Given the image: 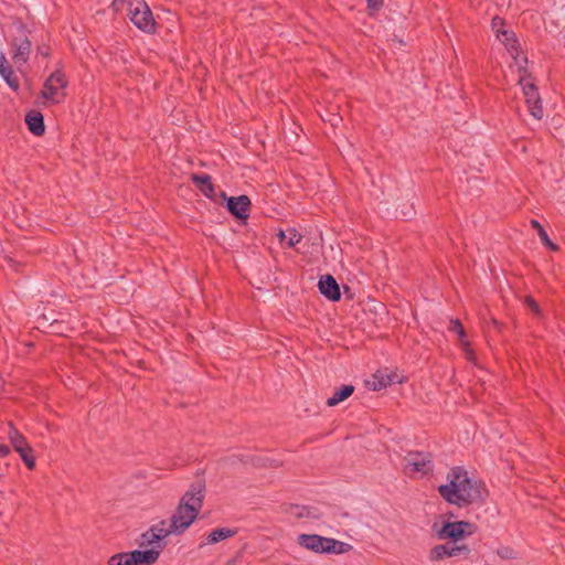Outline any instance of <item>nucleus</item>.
Listing matches in <instances>:
<instances>
[{
  "instance_id": "4c0bfd02",
  "label": "nucleus",
  "mask_w": 565,
  "mask_h": 565,
  "mask_svg": "<svg viewBox=\"0 0 565 565\" xmlns=\"http://www.w3.org/2000/svg\"><path fill=\"white\" fill-rule=\"evenodd\" d=\"M278 237H279L280 242H284L285 239L287 241V235L284 231H279Z\"/></svg>"
},
{
  "instance_id": "c85d7f7f",
  "label": "nucleus",
  "mask_w": 565,
  "mask_h": 565,
  "mask_svg": "<svg viewBox=\"0 0 565 565\" xmlns=\"http://www.w3.org/2000/svg\"><path fill=\"white\" fill-rule=\"evenodd\" d=\"M384 4V0H366V8L369 10V14L373 15L377 11L382 9Z\"/></svg>"
},
{
  "instance_id": "f8f14e48",
  "label": "nucleus",
  "mask_w": 565,
  "mask_h": 565,
  "mask_svg": "<svg viewBox=\"0 0 565 565\" xmlns=\"http://www.w3.org/2000/svg\"><path fill=\"white\" fill-rule=\"evenodd\" d=\"M319 291L331 301H339L341 299V292L339 284L335 278L331 275H324L319 279L318 282Z\"/></svg>"
},
{
  "instance_id": "a211bd4d",
  "label": "nucleus",
  "mask_w": 565,
  "mask_h": 565,
  "mask_svg": "<svg viewBox=\"0 0 565 565\" xmlns=\"http://www.w3.org/2000/svg\"><path fill=\"white\" fill-rule=\"evenodd\" d=\"M156 535L157 534H153L151 529L147 530L145 533L141 534L139 545L140 547H146L147 550H157L159 557L161 551L166 546V543L159 542Z\"/></svg>"
},
{
  "instance_id": "9b49d317",
  "label": "nucleus",
  "mask_w": 565,
  "mask_h": 565,
  "mask_svg": "<svg viewBox=\"0 0 565 565\" xmlns=\"http://www.w3.org/2000/svg\"><path fill=\"white\" fill-rule=\"evenodd\" d=\"M192 181L206 198L211 199L215 203L221 202L220 193L216 192L209 174H192Z\"/></svg>"
},
{
  "instance_id": "20e7f679",
  "label": "nucleus",
  "mask_w": 565,
  "mask_h": 565,
  "mask_svg": "<svg viewBox=\"0 0 565 565\" xmlns=\"http://www.w3.org/2000/svg\"><path fill=\"white\" fill-rule=\"evenodd\" d=\"M128 15L139 30L149 34L156 32V21L145 0H130L128 2Z\"/></svg>"
},
{
  "instance_id": "0eeeda50",
  "label": "nucleus",
  "mask_w": 565,
  "mask_h": 565,
  "mask_svg": "<svg viewBox=\"0 0 565 565\" xmlns=\"http://www.w3.org/2000/svg\"><path fill=\"white\" fill-rule=\"evenodd\" d=\"M470 548L468 545H457L445 543V544H438L435 545L433 548L429 550L428 558L430 562H440L445 558L455 557L459 555H463L465 557L469 556Z\"/></svg>"
},
{
  "instance_id": "473e14b6",
  "label": "nucleus",
  "mask_w": 565,
  "mask_h": 565,
  "mask_svg": "<svg viewBox=\"0 0 565 565\" xmlns=\"http://www.w3.org/2000/svg\"><path fill=\"white\" fill-rule=\"evenodd\" d=\"M497 554L504 559L514 558V551L508 546H502L498 548Z\"/></svg>"
},
{
  "instance_id": "b1692460",
  "label": "nucleus",
  "mask_w": 565,
  "mask_h": 565,
  "mask_svg": "<svg viewBox=\"0 0 565 565\" xmlns=\"http://www.w3.org/2000/svg\"><path fill=\"white\" fill-rule=\"evenodd\" d=\"M393 382V379L391 375H385L380 372L375 373L373 375V380L369 381L367 384L371 386L373 391H381L388 385H391Z\"/></svg>"
},
{
  "instance_id": "412c9836",
  "label": "nucleus",
  "mask_w": 565,
  "mask_h": 565,
  "mask_svg": "<svg viewBox=\"0 0 565 565\" xmlns=\"http://www.w3.org/2000/svg\"><path fill=\"white\" fill-rule=\"evenodd\" d=\"M8 438L15 451H20L21 448L29 445L25 437L11 423L9 424Z\"/></svg>"
},
{
  "instance_id": "4468645a",
  "label": "nucleus",
  "mask_w": 565,
  "mask_h": 565,
  "mask_svg": "<svg viewBox=\"0 0 565 565\" xmlns=\"http://www.w3.org/2000/svg\"><path fill=\"white\" fill-rule=\"evenodd\" d=\"M497 38L504 44V46L508 49L516 64H523L522 60L521 62L519 61L520 49L514 32L509 30H498Z\"/></svg>"
},
{
  "instance_id": "7c9ffc66",
  "label": "nucleus",
  "mask_w": 565,
  "mask_h": 565,
  "mask_svg": "<svg viewBox=\"0 0 565 565\" xmlns=\"http://www.w3.org/2000/svg\"><path fill=\"white\" fill-rule=\"evenodd\" d=\"M334 548H335V555H339V554H345V553L350 552L353 548V546L349 543L341 542V541L337 540V544H335Z\"/></svg>"
},
{
  "instance_id": "cd10ccee",
  "label": "nucleus",
  "mask_w": 565,
  "mask_h": 565,
  "mask_svg": "<svg viewBox=\"0 0 565 565\" xmlns=\"http://www.w3.org/2000/svg\"><path fill=\"white\" fill-rule=\"evenodd\" d=\"M524 303L536 317H542L541 308L533 297L526 296L524 299Z\"/></svg>"
},
{
  "instance_id": "aec40b11",
  "label": "nucleus",
  "mask_w": 565,
  "mask_h": 565,
  "mask_svg": "<svg viewBox=\"0 0 565 565\" xmlns=\"http://www.w3.org/2000/svg\"><path fill=\"white\" fill-rule=\"evenodd\" d=\"M236 534V530L218 527L213 530L205 539L206 544H216Z\"/></svg>"
},
{
  "instance_id": "f3484780",
  "label": "nucleus",
  "mask_w": 565,
  "mask_h": 565,
  "mask_svg": "<svg viewBox=\"0 0 565 565\" xmlns=\"http://www.w3.org/2000/svg\"><path fill=\"white\" fill-rule=\"evenodd\" d=\"M298 544L315 553H321L323 546V536L318 534H300Z\"/></svg>"
},
{
  "instance_id": "58836bf2",
  "label": "nucleus",
  "mask_w": 565,
  "mask_h": 565,
  "mask_svg": "<svg viewBox=\"0 0 565 565\" xmlns=\"http://www.w3.org/2000/svg\"><path fill=\"white\" fill-rule=\"evenodd\" d=\"M227 565H232V564H227Z\"/></svg>"
},
{
  "instance_id": "c9c22d12",
  "label": "nucleus",
  "mask_w": 565,
  "mask_h": 565,
  "mask_svg": "<svg viewBox=\"0 0 565 565\" xmlns=\"http://www.w3.org/2000/svg\"><path fill=\"white\" fill-rule=\"evenodd\" d=\"M38 52H39V54H41L43 56H49L50 55V47L49 46L39 47Z\"/></svg>"
},
{
  "instance_id": "2f4dec72",
  "label": "nucleus",
  "mask_w": 565,
  "mask_h": 565,
  "mask_svg": "<svg viewBox=\"0 0 565 565\" xmlns=\"http://www.w3.org/2000/svg\"><path fill=\"white\" fill-rule=\"evenodd\" d=\"M290 512L295 515H297L298 518H303V516H308L309 513H308V508L305 507V505H291L290 507Z\"/></svg>"
},
{
  "instance_id": "bb28decb",
  "label": "nucleus",
  "mask_w": 565,
  "mask_h": 565,
  "mask_svg": "<svg viewBox=\"0 0 565 565\" xmlns=\"http://www.w3.org/2000/svg\"><path fill=\"white\" fill-rule=\"evenodd\" d=\"M337 540L332 537H324L323 536V546L321 547V553L324 554H335V546Z\"/></svg>"
},
{
  "instance_id": "2eb2a0df",
  "label": "nucleus",
  "mask_w": 565,
  "mask_h": 565,
  "mask_svg": "<svg viewBox=\"0 0 565 565\" xmlns=\"http://www.w3.org/2000/svg\"><path fill=\"white\" fill-rule=\"evenodd\" d=\"M0 76L8 84L10 88L13 90H18L20 87V83L18 77L15 76L12 66L9 64L6 55L0 52Z\"/></svg>"
},
{
  "instance_id": "5701e85b",
  "label": "nucleus",
  "mask_w": 565,
  "mask_h": 565,
  "mask_svg": "<svg viewBox=\"0 0 565 565\" xmlns=\"http://www.w3.org/2000/svg\"><path fill=\"white\" fill-rule=\"evenodd\" d=\"M531 225L533 228H535L537 231V235L542 242V244L547 247L548 249L551 250H557L558 249V246L556 244H554L548 235H547V232L543 228V226L540 224L539 221L536 220H531Z\"/></svg>"
},
{
  "instance_id": "f704fd0d",
  "label": "nucleus",
  "mask_w": 565,
  "mask_h": 565,
  "mask_svg": "<svg viewBox=\"0 0 565 565\" xmlns=\"http://www.w3.org/2000/svg\"><path fill=\"white\" fill-rule=\"evenodd\" d=\"M11 449L9 446L0 444V458H4L10 454Z\"/></svg>"
},
{
  "instance_id": "f03ea898",
  "label": "nucleus",
  "mask_w": 565,
  "mask_h": 565,
  "mask_svg": "<svg viewBox=\"0 0 565 565\" xmlns=\"http://www.w3.org/2000/svg\"><path fill=\"white\" fill-rule=\"evenodd\" d=\"M205 486L203 482H194L182 495L170 523L175 534H182L196 519L202 509Z\"/></svg>"
},
{
  "instance_id": "72a5a7b5",
  "label": "nucleus",
  "mask_w": 565,
  "mask_h": 565,
  "mask_svg": "<svg viewBox=\"0 0 565 565\" xmlns=\"http://www.w3.org/2000/svg\"><path fill=\"white\" fill-rule=\"evenodd\" d=\"M503 25V21L495 17L492 19V29L497 32L498 30H502L501 26Z\"/></svg>"
},
{
  "instance_id": "dca6fc26",
  "label": "nucleus",
  "mask_w": 565,
  "mask_h": 565,
  "mask_svg": "<svg viewBox=\"0 0 565 565\" xmlns=\"http://www.w3.org/2000/svg\"><path fill=\"white\" fill-rule=\"evenodd\" d=\"M28 129L34 136H42L45 132L44 117L40 111L32 110L25 116Z\"/></svg>"
},
{
  "instance_id": "4be33fe9",
  "label": "nucleus",
  "mask_w": 565,
  "mask_h": 565,
  "mask_svg": "<svg viewBox=\"0 0 565 565\" xmlns=\"http://www.w3.org/2000/svg\"><path fill=\"white\" fill-rule=\"evenodd\" d=\"M150 529L153 534H157L156 536L159 542H163V540L170 534H175V531H173L171 527V523L166 520L159 521L158 523L151 525Z\"/></svg>"
},
{
  "instance_id": "c756f323",
  "label": "nucleus",
  "mask_w": 565,
  "mask_h": 565,
  "mask_svg": "<svg viewBox=\"0 0 565 565\" xmlns=\"http://www.w3.org/2000/svg\"><path fill=\"white\" fill-rule=\"evenodd\" d=\"M301 238L302 236L296 230L290 231L289 236H287V247H295L298 243H300Z\"/></svg>"
},
{
  "instance_id": "ddd939ff",
  "label": "nucleus",
  "mask_w": 565,
  "mask_h": 565,
  "mask_svg": "<svg viewBox=\"0 0 565 565\" xmlns=\"http://www.w3.org/2000/svg\"><path fill=\"white\" fill-rule=\"evenodd\" d=\"M12 46L14 49L13 58L17 62L25 63L29 58L32 43L24 32H20L18 36L13 38Z\"/></svg>"
},
{
  "instance_id": "423d86ee",
  "label": "nucleus",
  "mask_w": 565,
  "mask_h": 565,
  "mask_svg": "<svg viewBox=\"0 0 565 565\" xmlns=\"http://www.w3.org/2000/svg\"><path fill=\"white\" fill-rule=\"evenodd\" d=\"M158 561L157 550H135L117 553L109 557L108 565H152Z\"/></svg>"
},
{
  "instance_id": "7ed1b4c3",
  "label": "nucleus",
  "mask_w": 565,
  "mask_h": 565,
  "mask_svg": "<svg viewBox=\"0 0 565 565\" xmlns=\"http://www.w3.org/2000/svg\"><path fill=\"white\" fill-rule=\"evenodd\" d=\"M523 64H519V83L522 85V90L525 96L526 104L529 105L531 115L541 119L543 117V107L541 104V97L537 87L533 83L525 82L526 77L530 76L526 70L527 57H522Z\"/></svg>"
},
{
  "instance_id": "6e6552de",
  "label": "nucleus",
  "mask_w": 565,
  "mask_h": 565,
  "mask_svg": "<svg viewBox=\"0 0 565 565\" xmlns=\"http://www.w3.org/2000/svg\"><path fill=\"white\" fill-rule=\"evenodd\" d=\"M221 202L226 201V207L228 212L235 216L237 220H247L249 216V209L252 205L250 199L245 195L238 196H226V193L220 192Z\"/></svg>"
},
{
  "instance_id": "e433bc0d",
  "label": "nucleus",
  "mask_w": 565,
  "mask_h": 565,
  "mask_svg": "<svg viewBox=\"0 0 565 565\" xmlns=\"http://www.w3.org/2000/svg\"><path fill=\"white\" fill-rule=\"evenodd\" d=\"M126 0H114L111 6L115 10H119V4H124Z\"/></svg>"
},
{
  "instance_id": "9d476101",
  "label": "nucleus",
  "mask_w": 565,
  "mask_h": 565,
  "mask_svg": "<svg viewBox=\"0 0 565 565\" xmlns=\"http://www.w3.org/2000/svg\"><path fill=\"white\" fill-rule=\"evenodd\" d=\"M406 468L411 472H419L427 475L433 470V457L429 452L424 451H408L405 456Z\"/></svg>"
},
{
  "instance_id": "a878e982",
  "label": "nucleus",
  "mask_w": 565,
  "mask_h": 565,
  "mask_svg": "<svg viewBox=\"0 0 565 565\" xmlns=\"http://www.w3.org/2000/svg\"><path fill=\"white\" fill-rule=\"evenodd\" d=\"M449 330L456 332L461 341L466 338L465 329H463V327H462V324H461L459 319L450 320V328H449Z\"/></svg>"
},
{
  "instance_id": "f257e3e1",
  "label": "nucleus",
  "mask_w": 565,
  "mask_h": 565,
  "mask_svg": "<svg viewBox=\"0 0 565 565\" xmlns=\"http://www.w3.org/2000/svg\"><path fill=\"white\" fill-rule=\"evenodd\" d=\"M447 480V484L438 487V493L450 504L465 508L473 503H483L488 497L486 484L470 478L463 467L451 468Z\"/></svg>"
},
{
  "instance_id": "1a4fd4ad",
  "label": "nucleus",
  "mask_w": 565,
  "mask_h": 565,
  "mask_svg": "<svg viewBox=\"0 0 565 565\" xmlns=\"http://www.w3.org/2000/svg\"><path fill=\"white\" fill-rule=\"evenodd\" d=\"M67 84L65 74L61 70H56L45 81L41 95L52 103H60L58 90L64 89Z\"/></svg>"
},
{
  "instance_id": "39448f33",
  "label": "nucleus",
  "mask_w": 565,
  "mask_h": 565,
  "mask_svg": "<svg viewBox=\"0 0 565 565\" xmlns=\"http://www.w3.org/2000/svg\"><path fill=\"white\" fill-rule=\"evenodd\" d=\"M477 530L476 524L468 521H445L443 525L436 530L439 540H448L450 543L457 542L471 536Z\"/></svg>"
},
{
  "instance_id": "6ab92c4d",
  "label": "nucleus",
  "mask_w": 565,
  "mask_h": 565,
  "mask_svg": "<svg viewBox=\"0 0 565 565\" xmlns=\"http://www.w3.org/2000/svg\"><path fill=\"white\" fill-rule=\"evenodd\" d=\"M354 392V386L349 384V385H342L341 387H339L338 390H335V392L333 393V395L331 397L328 398L327 401V405L329 407H333L338 404H340L341 402L345 401L347 398H349Z\"/></svg>"
},
{
  "instance_id": "393cba45",
  "label": "nucleus",
  "mask_w": 565,
  "mask_h": 565,
  "mask_svg": "<svg viewBox=\"0 0 565 565\" xmlns=\"http://www.w3.org/2000/svg\"><path fill=\"white\" fill-rule=\"evenodd\" d=\"M24 465L28 467V469L32 470L35 467V458L33 456V449L30 447V445L24 446L21 448L20 451H17Z\"/></svg>"
}]
</instances>
